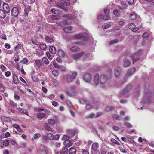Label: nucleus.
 <instances>
[{"label":"nucleus","mask_w":154,"mask_h":154,"mask_svg":"<svg viewBox=\"0 0 154 154\" xmlns=\"http://www.w3.org/2000/svg\"><path fill=\"white\" fill-rule=\"evenodd\" d=\"M3 8L4 11L0 9V17L2 19L5 18V21L8 23L9 20L10 7L8 4L4 3L3 4Z\"/></svg>","instance_id":"f257e3e1"},{"label":"nucleus","mask_w":154,"mask_h":154,"mask_svg":"<svg viewBox=\"0 0 154 154\" xmlns=\"http://www.w3.org/2000/svg\"><path fill=\"white\" fill-rule=\"evenodd\" d=\"M64 17L67 18L66 19L61 22H57V24L60 26L68 25L73 22V19L75 18L74 15L71 14H67L64 15Z\"/></svg>","instance_id":"f03ea898"},{"label":"nucleus","mask_w":154,"mask_h":154,"mask_svg":"<svg viewBox=\"0 0 154 154\" xmlns=\"http://www.w3.org/2000/svg\"><path fill=\"white\" fill-rule=\"evenodd\" d=\"M149 85L148 83H146L144 85L145 96L144 102L145 103H149L151 100L150 94L149 91Z\"/></svg>","instance_id":"7ed1b4c3"},{"label":"nucleus","mask_w":154,"mask_h":154,"mask_svg":"<svg viewBox=\"0 0 154 154\" xmlns=\"http://www.w3.org/2000/svg\"><path fill=\"white\" fill-rule=\"evenodd\" d=\"M132 89V87L131 85H128L125 89L121 92V95L126 97H128Z\"/></svg>","instance_id":"20e7f679"},{"label":"nucleus","mask_w":154,"mask_h":154,"mask_svg":"<svg viewBox=\"0 0 154 154\" xmlns=\"http://www.w3.org/2000/svg\"><path fill=\"white\" fill-rule=\"evenodd\" d=\"M142 52L141 50L140 51L134 53L130 56L131 58L133 61V63L139 60V56L142 54Z\"/></svg>","instance_id":"39448f33"},{"label":"nucleus","mask_w":154,"mask_h":154,"mask_svg":"<svg viewBox=\"0 0 154 154\" xmlns=\"http://www.w3.org/2000/svg\"><path fill=\"white\" fill-rule=\"evenodd\" d=\"M77 75V73L76 72H73L71 74H69L67 75V81L68 82H72L75 79Z\"/></svg>","instance_id":"423d86ee"},{"label":"nucleus","mask_w":154,"mask_h":154,"mask_svg":"<svg viewBox=\"0 0 154 154\" xmlns=\"http://www.w3.org/2000/svg\"><path fill=\"white\" fill-rule=\"evenodd\" d=\"M63 31L66 32L68 33H72L74 32L76 30L75 27L72 26L65 27L63 29Z\"/></svg>","instance_id":"0eeeda50"},{"label":"nucleus","mask_w":154,"mask_h":154,"mask_svg":"<svg viewBox=\"0 0 154 154\" xmlns=\"http://www.w3.org/2000/svg\"><path fill=\"white\" fill-rule=\"evenodd\" d=\"M66 133L69 135L70 137L74 136L78 132V131L75 130L68 129L66 131Z\"/></svg>","instance_id":"6e6552de"},{"label":"nucleus","mask_w":154,"mask_h":154,"mask_svg":"<svg viewBox=\"0 0 154 154\" xmlns=\"http://www.w3.org/2000/svg\"><path fill=\"white\" fill-rule=\"evenodd\" d=\"M107 79V77H106L104 75L100 76V84L103 87L106 86V82Z\"/></svg>","instance_id":"1a4fd4ad"},{"label":"nucleus","mask_w":154,"mask_h":154,"mask_svg":"<svg viewBox=\"0 0 154 154\" xmlns=\"http://www.w3.org/2000/svg\"><path fill=\"white\" fill-rule=\"evenodd\" d=\"M84 79L87 82H90L92 79V75L89 73L85 74L84 76Z\"/></svg>","instance_id":"9d476101"},{"label":"nucleus","mask_w":154,"mask_h":154,"mask_svg":"<svg viewBox=\"0 0 154 154\" xmlns=\"http://www.w3.org/2000/svg\"><path fill=\"white\" fill-rule=\"evenodd\" d=\"M100 76L98 74H96L93 77L94 84L97 85L100 84Z\"/></svg>","instance_id":"9b49d317"},{"label":"nucleus","mask_w":154,"mask_h":154,"mask_svg":"<svg viewBox=\"0 0 154 154\" xmlns=\"http://www.w3.org/2000/svg\"><path fill=\"white\" fill-rule=\"evenodd\" d=\"M70 5V3L68 2H64V3H62L60 4L59 5H57L59 7L65 10H67L68 9V8L66 6V5L69 6Z\"/></svg>","instance_id":"f8f14e48"},{"label":"nucleus","mask_w":154,"mask_h":154,"mask_svg":"<svg viewBox=\"0 0 154 154\" xmlns=\"http://www.w3.org/2000/svg\"><path fill=\"white\" fill-rule=\"evenodd\" d=\"M19 12L17 8L14 7L11 11V14L12 16L17 17L18 14Z\"/></svg>","instance_id":"ddd939ff"},{"label":"nucleus","mask_w":154,"mask_h":154,"mask_svg":"<svg viewBox=\"0 0 154 154\" xmlns=\"http://www.w3.org/2000/svg\"><path fill=\"white\" fill-rule=\"evenodd\" d=\"M128 27L132 30L134 32L137 31L139 29L138 27H136L134 23H131L129 24Z\"/></svg>","instance_id":"4468645a"},{"label":"nucleus","mask_w":154,"mask_h":154,"mask_svg":"<svg viewBox=\"0 0 154 154\" xmlns=\"http://www.w3.org/2000/svg\"><path fill=\"white\" fill-rule=\"evenodd\" d=\"M74 38L75 39L78 40H85V39L84 35L81 34L75 35Z\"/></svg>","instance_id":"2eb2a0df"},{"label":"nucleus","mask_w":154,"mask_h":154,"mask_svg":"<svg viewBox=\"0 0 154 154\" xmlns=\"http://www.w3.org/2000/svg\"><path fill=\"white\" fill-rule=\"evenodd\" d=\"M131 62L127 58L123 60V66L125 67H128L130 65Z\"/></svg>","instance_id":"dca6fc26"},{"label":"nucleus","mask_w":154,"mask_h":154,"mask_svg":"<svg viewBox=\"0 0 154 154\" xmlns=\"http://www.w3.org/2000/svg\"><path fill=\"white\" fill-rule=\"evenodd\" d=\"M121 72V69L119 67H118L114 70V73L115 76L117 77L119 76Z\"/></svg>","instance_id":"f3484780"},{"label":"nucleus","mask_w":154,"mask_h":154,"mask_svg":"<svg viewBox=\"0 0 154 154\" xmlns=\"http://www.w3.org/2000/svg\"><path fill=\"white\" fill-rule=\"evenodd\" d=\"M46 148V147H42L38 149L37 151L38 154H45V151L44 149Z\"/></svg>","instance_id":"a211bd4d"},{"label":"nucleus","mask_w":154,"mask_h":154,"mask_svg":"<svg viewBox=\"0 0 154 154\" xmlns=\"http://www.w3.org/2000/svg\"><path fill=\"white\" fill-rule=\"evenodd\" d=\"M45 113L42 112H38L36 114V116L37 118L42 119L45 116Z\"/></svg>","instance_id":"6ab92c4d"},{"label":"nucleus","mask_w":154,"mask_h":154,"mask_svg":"<svg viewBox=\"0 0 154 154\" xmlns=\"http://www.w3.org/2000/svg\"><path fill=\"white\" fill-rule=\"evenodd\" d=\"M17 110L21 113L26 114L28 116H29L28 113L26 109H22L20 108H17Z\"/></svg>","instance_id":"aec40b11"},{"label":"nucleus","mask_w":154,"mask_h":154,"mask_svg":"<svg viewBox=\"0 0 154 154\" xmlns=\"http://www.w3.org/2000/svg\"><path fill=\"white\" fill-rule=\"evenodd\" d=\"M99 148V144L97 143H93L92 145V149L94 151H97Z\"/></svg>","instance_id":"412c9836"},{"label":"nucleus","mask_w":154,"mask_h":154,"mask_svg":"<svg viewBox=\"0 0 154 154\" xmlns=\"http://www.w3.org/2000/svg\"><path fill=\"white\" fill-rule=\"evenodd\" d=\"M64 144L66 147H69L72 144V142L70 140L64 141Z\"/></svg>","instance_id":"4be33fe9"},{"label":"nucleus","mask_w":154,"mask_h":154,"mask_svg":"<svg viewBox=\"0 0 154 154\" xmlns=\"http://www.w3.org/2000/svg\"><path fill=\"white\" fill-rule=\"evenodd\" d=\"M136 70L135 68H131L127 72V75H131L134 74Z\"/></svg>","instance_id":"5701e85b"},{"label":"nucleus","mask_w":154,"mask_h":154,"mask_svg":"<svg viewBox=\"0 0 154 154\" xmlns=\"http://www.w3.org/2000/svg\"><path fill=\"white\" fill-rule=\"evenodd\" d=\"M70 50L73 52H75L79 51V47L73 45L71 47Z\"/></svg>","instance_id":"b1692460"},{"label":"nucleus","mask_w":154,"mask_h":154,"mask_svg":"<svg viewBox=\"0 0 154 154\" xmlns=\"http://www.w3.org/2000/svg\"><path fill=\"white\" fill-rule=\"evenodd\" d=\"M57 55L60 57H63L65 56V53L64 51L60 49L58 50L57 53Z\"/></svg>","instance_id":"393cba45"},{"label":"nucleus","mask_w":154,"mask_h":154,"mask_svg":"<svg viewBox=\"0 0 154 154\" xmlns=\"http://www.w3.org/2000/svg\"><path fill=\"white\" fill-rule=\"evenodd\" d=\"M44 127L48 131L53 132V130L50 127V126L48 125V123H45V124Z\"/></svg>","instance_id":"a878e982"},{"label":"nucleus","mask_w":154,"mask_h":154,"mask_svg":"<svg viewBox=\"0 0 154 154\" xmlns=\"http://www.w3.org/2000/svg\"><path fill=\"white\" fill-rule=\"evenodd\" d=\"M137 17V16L134 13L131 12L130 13V18L131 20H134Z\"/></svg>","instance_id":"bb28decb"},{"label":"nucleus","mask_w":154,"mask_h":154,"mask_svg":"<svg viewBox=\"0 0 154 154\" xmlns=\"http://www.w3.org/2000/svg\"><path fill=\"white\" fill-rule=\"evenodd\" d=\"M49 51L51 53L53 54H55L56 52L55 48L54 46L50 47L49 48Z\"/></svg>","instance_id":"cd10ccee"},{"label":"nucleus","mask_w":154,"mask_h":154,"mask_svg":"<svg viewBox=\"0 0 154 154\" xmlns=\"http://www.w3.org/2000/svg\"><path fill=\"white\" fill-rule=\"evenodd\" d=\"M105 109L106 111L109 112L114 110L115 109V108L112 106H108L106 107Z\"/></svg>","instance_id":"c85d7f7f"},{"label":"nucleus","mask_w":154,"mask_h":154,"mask_svg":"<svg viewBox=\"0 0 154 154\" xmlns=\"http://www.w3.org/2000/svg\"><path fill=\"white\" fill-rule=\"evenodd\" d=\"M76 152V149L73 147H71L69 151V154H75Z\"/></svg>","instance_id":"c756f323"},{"label":"nucleus","mask_w":154,"mask_h":154,"mask_svg":"<svg viewBox=\"0 0 154 154\" xmlns=\"http://www.w3.org/2000/svg\"><path fill=\"white\" fill-rule=\"evenodd\" d=\"M47 121L48 122V124L50 125H53L56 122L55 120L54 119H48Z\"/></svg>","instance_id":"7c9ffc66"},{"label":"nucleus","mask_w":154,"mask_h":154,"mask_svg":"<svg viewBox=\"0 0 154 154\" xmlns=\"http://www.w3.org/2000/svg\"><path fill=\"white\" fill-rule=\"evenodd\" d=\"M13 79L14 83L16 84H17L19 83V80L17 76L15 75H13Z\"/></svg>","instance_id":"2f4dec72"},{"label":"nucleus","mask_w":154,"mask_h":154,"mask_svg":"<svg viewBox=\"0 0 154 154\" xmlns=\"http://www.w3.org/2000/svg\"><path fill=\"white\" fill-rule=\"evenodd\" d=\"M62 154H68L69 151L67 148L66 147H63L61 151Z\"/></svg>","instance_id":"473e14b6"},{"label":"nucleus","mask_w":154,"mask_h":154,"mask_svg":"<svg viewBox=\"0 0 154 154\" xmlns=\"http://www.w3.org/2000/svg\"><path fill=\"white\" fill-rule=\"evenodd\" d=\"M40 48L42 50L44 51L46 50L47 48V46L45 44H40L39 45Z\"/></svg>","instance_id":"72a5a7b5"},{"label":"nucleus","mask_w":154,"mask_h":154,"mask_svg":"<svg viewBox=\"0 0 154 154\" xmlns=\"http://www.w3.org/2000/svg\"><path fill=\"white\" fill-rule=\"evenodd\" d=\"M46 41L49 43H52L53 42L54 40L52 37L46 36L45 38Z\"/></svg>","instance_id":"f704fd0d"},{"label":"nucleus","mask_w":154,"mask_h":154,"mask_svg":"<svg viewBox=\"0 0 154 154\" xmlns=\"http://www.w3.org/2000/svg\"><path fill=\"white\" fill-rule=\"evenodd\" d=\"M47 135L48 139L52 140L54 139V136L52 134L50 133H47Z\"/></svg>","instance_id":"c9c22d12"},{"label":"nucleus","mask_w":154,"mask_h":154,"mask_svg":"<svg viewBox=\"0 0 154 154\" xmlns=\"http://www.w3.org/2000/svg\"><path fill=\"white\" fill-rule=\"evenodd\" d=\"M42 60L43 63L45 64H48L49 63V61L46 57H44L43 58Z\"/></svg>","instance_id":"e433bc0d"},{"label":"nucleus","mask_w":154,"mask_h":154,"mask_svg":"<svg viewBox=\"0 0 154 154\" xmlns=\"http://www.w3.org/2000/svg\"><path fill=\"white\" fill-rule=\"evenodd\" d=\"M35 64L38 66V67H40L42 64V63L41 60H37L35 61Z\"/></svg>","instance_id":"4c0bfd02"},{"label":"nucleus","mask_w":154,"mask_h":154,"mask_svg":"<svg viewBox=\"0 0 154 154\" xmlns=\"http://www.w3.org/2000/svg\"><path fill=\"white\" fill-rule=\"evenodd\" d=\"M4 121L5 122V123H3V124H5V125H7L8 127V126H9V125H7L6 124H5L7 122L9 123V122H10V119L8 117H5Z\"/></svg>","instance_id":"58836bf2"},{"label":"nucleus","mask_w":154,"mask_h":154,"mask_svg":"<svg viewBox=\"0 0 154 154\" xmlns=\"http://www.w3.org/2000/svg\"><path fill=\"white\" fill-rule=\"evenodd\" d=\"M45 152V154H52L51 151L48 148L46 147L44 149Z\"/></svg>","instance_id":"ea45409f"},{"label":"nucleus","mask_w":154,"mask_h":154,"mask_svg":"<svg viewBox=\"0 0 154 154\" xmlns=\"http://www.w3.org/2000/svg\"><path fill=\"white\" fill-rule=\"evenodd\" d=\"M95 115L94 113H91L89 114L87 116V118L88 119L95 118Z\"/></svg>","instance_id":"a19ab883"},{"label":"nucleus","mask_w":154,"mask_h":154,"mask_svg":"<svg viewBox=\"0 0 154 154\" xmlns=\"http://www.w3.org/2000/svg\"><path fill=\"white\" fill-rule=\"evenodd\" d=\"M70 137L69 136H68L67 135H64L63 136V137L62 138V139L63 140H65V141H66V140H68L69 139Z\"/></svg>","instance_id":"79ce46f5"},{"label":"nucleus","mask_w":154,"mask_h":154,"mask_svg":"<svg viewBox=\"0 0 154 154\" xmlns=\"http://www.w3.org/2000/svg\"><path fill=\"white\" fill-rule=\"evenodd\" d=\"M111 141L114 143L118 145H120V143L117 141L114 138H112L111 140Z\"/></svg>","instance_id":"37998d69"},{"label":"nucleus","mask_w":154,"mask_h":154,"mask_svg":"<svg viewBox=\"0 0 154 154\" xmlns=\"http://www.w3.org/2000/svg\"><path fill=\"white\" fill-rule=\"evenodd\" d=\"M52 74L54 76L57 77L58 76L59 72L57 70H54L52 71Z\"/></svg>","instance_id":"c03bdc74"},{"label":"nucleus","mask_w":154,"mask_h":154,"mask_svg":"<svg viewBox=\"0 0 154 154\" xmlns=\"http://www.w3.org/2000/svg\"><path fill=\"white\" fill-rule=\"evenodd\" d=\"M72 57L74 59H77L79 58L78 53L72 55Z\"/></svg>","instance_id":"a18cd8bd"},{"label":"nucleus","mask_w":154,"mask_h":154,"mask_svg":"<svg viewBox=\"0 0 154 154\" xmlns=\"http://www.w3.org/2000/svg\"><path fill=\"white\" fill-rule=\"evenodd\" d=\"M9 144L8 140L6 139L4 140V141L3 142V145H5L6 146H8Z\"/></svg>","instance_id":"49530a36"},{"label":"nucleus","mask_w":154,"mask_h":154,"mask_svg":"<svg viewBox=\"0 0 154 154\" xmlns=\"http://www.w3.org/2000/svg\"><path fill=\"white\" fill-rule=\"evenodd\" d=\"M41 135L39 134L36 133L33 135V138L35 139H38L40 137Z\"/></svg>","instance_id":"de8ad7c7"},{"label":"nucleus","mask_w":154,"mask_h":154,"mask_svg":"<svg viewBox=\"0 0 154 154\" xmlns=\"http://www.w3.org/2000/svg\"><path fill=\"white\" fill-rule=\"evenodd\" d=\"M51 12L53 13H54V14H57L59 13L58 12V10L56 9H54V8L52 9L51 10Z\"/></svg>","instance_id":"09e8293b"},{"label":"nucleus","mask_w":154,"mask_h":154,"mask_svg":"<svg viewBox=\"0 0 154 154\" xmlns=\"http://www.w3.org/2000/svg\"><path fill=\"white\" fill-rule=\"evenodd\" d=\"M46 55L50 60H52V57L48 52H46Z\"/></svg>","instance_id":"8fccbe9b"},{"label":"nucleus","mask_w":154,"mask_h":154,"mask_svg":"<svg viewBox=\"0 0 154 154\" xmlns=\"http://www.w3.org/2000/svg\"><path fill=\"white\" fill-rule=\"evenodd\" d=\"M114 14L116 16H118L119 15V12L118 10H115L113 11Z\"/></svg>","instance_id":"3c124183"},{"label":"nucleus","mask_w":154,"mask_h":154,"mask_svg":"<svg viewBox=\"0 0 154 154\" xmlns=\"http://www.w3.org/2000/svg\"><path fill=\"white\" fill-rule=\"evenodd\" d=\"M42 139L45 141L47 140L48 139L47 137V135H43L42 136Z\"/></svg>","instance_id":"603ef678"},{"label":"nucleus","mask_w":154,"mask_h":154,"mask_svg":"<svg viewBox=\"0 0 154 154\" xmlns=\"http://www.w3.org/2000/svg\"><path fill=\"white\" fill-rule=\"evenodd\" d=\"M67 103L69 107L71 108L73 107V105L72 103L70 101H67Z\"/></svg>","instance_id":"864d4df0"},{"label":"nucleus","mask_w":154,"mask_h":154,"mask_svg":"<svg viewBox=\"0 0 154 154\" xmlns=\"http://www.w3.org/2000/svg\"><path fill=\"white\" fill-rule=\"evenodd\" d=\"M111 26V25L110 24H104L102 26V27L103 29H107Z\"/></svg>","instance_id":"5fc2aeb1"},{"label":"nucleus","mask_w":154,"mask_h":154,"mask_svg":"<svg viewBox=\"0 0 154 154\" xmlns=\"http://www.w3.org/2000/svg\"><path fill=\"white\" fill-rule=\"evenodd\" d=\"M42 51L38 49L37 50L36 54L38 55L39 56H41L42 54Z\"/></svg>","instance_id":"6e6d98bb"},{"label":"nucleus","mask_w":154,"mask_h":154,"mask_svg":"<svg viewBox=\"0 0 154 154\" xmlns=\"http://www.w3.org/2000/svg\"><path fill=\"white\" fill-rule=\"evenodd\" d=\"M125 125L128 128H131L132 127V125L131 124L126 122L125 124Z\"/></svg>","instance_id":"4d7b16f0"},{"label":"nucleus","mask_w":154,"mask_h":154,"mask_svg":"<svg viewBox=\"0 0 154 154\" xmlns=\"http://www.w3.org/2000/svg\"><path fill=\"white\" fill-rule=\"evenodd\" d=\"M53 66H54V67L57 68H58L60 66L58 65L57 64V63L55 62V61H53Z\"/></svg>","instance_id":"13d9d810"},{"label":"nucleus","mask_w":154,"mask_h":154,"mask_svg":"<svg viewBox=\"0 0 154 154\" xmlns=\"http://www.w3.org/2000/svg\"><path fill=\"white\" fill-rule=\"evenodd\" d=\"M103 18L104 20H108L109 19L110 17L109 15H106L103 16Z\"/></svg>","instance_id":"bf43d9fd"},{"label":"nucleus","mask_w":154,"mask_h":154,"mask_svg":"<svg viewBox=\"0 0 154 154\" xmlns=\"http://www.w3.org/2000/svg\"><path fill=\"white\" fill-rule=\"evenodd\" d=\"M23 63L24 64H26L27 63L28 61V60L27 58H24L22 60Z\"/></svg>","instance_id":"052dcab7"},{"label":"nucleus","mask_w":154,"mask_h":154,"mask_svg":"<svg viewBox=\"0 0 154 154\" xmlns=\"http://www.w3.org/2000/svg\"><path fill=\"white\" fill-rule=\"evenodd\" d=\"M21 45L20 44H18L17 46L15 48V50L17 51V50L21 48Z\"/></svg>","instance_id":"680f3d73"},{"label":"nucleus","mask_w":154,"mask_h":154,"mask_svg":"<svg viewBox=\"0 0 154 154\" xmlns=\"http://www.w3.org/2000/svg\"><path fill=\"white\" fill-rule=\"evenodd\" d=\"M118 42L117 39H115V40H112L110 42V44H113L114 43H116Z\"/></svg>","instance_id":"e2e57ef3"},{"label":"nucleus","mask_w":154,"mask_h":154,"mask_svg":"<svg viewBox=\"0 0 154 154\" xmlns=\"http://www.w3.org/2000/svg\"><path fill=\"white\" fill-rule=\"evenodd\" d=\"M92 107V106L91 104H87L86 105L85 108L86 109H89Z\"/></svg>","instance_id":"0e129e2a"},{"label":"nucleus","mask_w":154,"mask_h":154,"mask_svg":"<svg viewBox=\"0 0 154 154\" xmlns=\"http://www.w3.org/2000/svg\"><path fill=\"white\" fill-rule=\"evenodd\" d=\"M149 34L147 32H145L143 35V38H146L148 37Z\"/></svg>","instance_id":"69168bd1"},{"label":"nucleus","mask_w":154,"mask_h":154,"mask_svg":"<svg viewBox=\"0 0 154 154\" xmlns=\"http://www.w3.org/2000/svg\"><path fill=\"white\" fill-rule=\"evenodd\" d=\"M0 38L4 40L6 39V35L5 34H2L0 36Z\"/></svg>","instance_id":"338daca9"},{"label":"nucleus","mask_w":154,"mask_h":154,"mask_svg":"<svg viewBox=\"0 0 154 154\" xmlns=\"http://www.w3.org/2000/svg\"><path fill=\"white\" fill-rule=\"evenodd\" d=\"M82 154H89V153L87 150H82Z\"/></svg>","instance_id":"774afa93"}]
</instances>
